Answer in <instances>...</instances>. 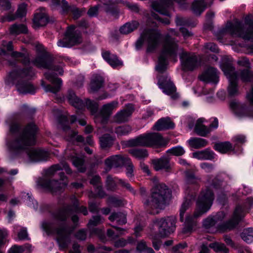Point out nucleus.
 I'll use <instances>...</instances> for the list:
<instances>
[{
	"mask_svg": "<svg viewBox=\"0 0 253 253\" xmlns=\"http://www.w3.org/2000/svg\"><path fill=\"white\" fill-rule=\"evenodd\" d=\"M230 34L233 37L242 38L244 40L253 38V17L247 16L244 21L237 19L233 22L227 21L225 26L221 28L216 34L217 39L221 42L222 37Z\"/></svg>",
	"mask_w": 253,
	"mask_h": 253,
	"instance_id": "nucleus-1",
	"label": "nucleus"
},
{
	"mask_svg": "<svg viewBox=\"0 0 253 253\" xmlns=\"http://www.w3.org/2000/svg\"><path fill=\"white\" fill-rule=\"evenodd\" d=\"M219 187V184L216 185L213 183L211 184L210 188H208L202 191L197 201L196 209L193 215H188L186 218L184 227L182 231V233H190L196 225V219L210 209L214 200L213 192L210 188H218Z\"/></svg>",
	"mask_w": 253,
	"mask_h": 253,
	"instance_id": "nucleus-2",
	"label": "nucleus"
},
{
	"mask_svg": "<svg viewBox=\"0 0 253 253\" xmlns=\"http://www.w3.org/2000/svg\"><path fill=\"white\" fill-rule=\"evenodd\" d=\"M34 74V72L31 68L15 69L9 73L6 79V83L9 85H15L20 93H34L35 92V88L27 81Z\"/></svg>",
	"mask_w": 253,
	"mask_h": 253,
	"instance_id": "nucleus-3",
	"label": "nucleus"
},
{
	"mask_svg": "<svg viewBox=\"0 0 253 253\" xmlns=\"http://www.w3.org/2000/svg\"><path fill=\"white\" fill-rule=\"evenodd\" d=\"M169 189L163 183L157 184L152 189L151 196L143 200L146 209L151 214H157L160 210L164 209Z\"/></svg>",
	"mask_w": 253,
	"mask_h": 253,
	"instance_id": "nucleus-4",
	"label": "nucleus"
},
{
	"mask_svg": "<svg viewBox=\"0 0 253 253\" xmlns=\"http://www.w3.org/2000/svg\"><path fill=\"white\" fill-rule=\"evenodd\" d=\"M33 143H8L10 152L16 155H26L31 162H38L47 160L49 156L48 151L42 149H36Z\"/></svg>",
	"mask_w": 253,
	"mask_h": 253,
	"instance_id": "nucleus-5",
	"label": "nucleus"
},
{
	"mask_svg": "<svg viewBox=\"0 0 253 253\" xmlns=\"http://www.w3.org/2000/svg\"><path fill=\"white\" fill-rule=\"evenodd\" d=\"M178 50L177 42H175L173 39L171 38L169 34H167L163 43L158 64L156 67V70L159 73H163L167 69L168 60H171L174 62H176Z\"/></svg>",
	"mask_w": 253,
	"mask_h": 253,
	"instance_id": "nucleus-6",
	"label": "nucleus"
},
{
	"mask_svg": "<svg viewBox=\"0 0 253 253\" xmlns=\"http://www.w3.org/2000/svg\"><path fill=\"white\" fill-rule=\"evenodd\" d=\"M42 227L48 234L56 235V240L60 249L63 250L68 247L71 242L70 236L74 228L63 223L55 228L52 223L47 221L42 223Z\"/></svg>",
	"mask_w": 253,
	"mask_h": 253,
	"instance_id": "nucleus-7",
	"label": "nucleus"
},
{
	"mask_svg": "<svg viewBox=\"0 0 253 253\" xmlns=\"http://www.w3.org/2000/svg\"><path fill=\"white\" fill-rule=\"evenodd\" d=\"M162 34L155 29H146L141 33L135 43L136 48L140 49L143 45L147 46V52H151L156 50L160 44Z\"/></svg>",
	"mask_w": 253,
	"mask_h": 253,
	"instance_id": "nucleus-8",
	"label": "nucleus"
},
{
	"mask_svg": "<svg viewBox=\"0 0 253 253\" xmlns=\"http://www.w3.org/2000/svg\"><path fill=\"white\" fill-rule=\"evenodd\" d=\"M38 127L34 123L28 124L21 129L19 124L13 123L10 125V131L16 139L15 142H30L35 140Z\"/></svg>",
	"mask_w": 253,
	"mask_h": 253,
	"instance_id": "nucleus-9",
	"label": "nucleus"
},
{
	"mask_svg": "<svg viewBox=\"0 0 253 253\" xmlns=\"http://www.w3.org/2000/svg\"><path fill=\"white\" fill-rule=\"evenodd\" d=\"M187 0H157L152 3L153 9L160 14L166 15L168 17L162 18L157 14L152 12V16L153 18L157 19L160 22L168 25L170 23L169 17L170 16L169 10L172 7L173 1H175L180 6L186 3Z\"/></svg>",
	"mask_w": 253,
	"mask_h": 253,
	"instance_id": "nucleus-10",
	"label": "nucleus"
},
{
	"mask_svg": "<svg viewBox=\"0 0 253 253\" xmlns=\"http://www.w3.org/2000/svg\"><path fill=\"white\" fill-rule=\"evenodd\" d=\"M220 68L229 80L227 92L230 96H237L239 94L237 84V74L231 63L227 62L220 65Z\"/></svg>",
	"mask_w": 253,
	"mask_h": 253,
	"instance_id": "nucleus-11",
	"label": "nucleus"
},
{
	"mask_svg": "<svg viewBox=\"0 0 253 253\" xmlns=\"http://www.w3.org/2000/svg\"><path fill=\"white\" fill-rule=\"evenodd\" d=\"M59 174L60 182L57 180L50 181L45 178H40L37 182L38 186L52 193L60 191L67 186L68 181L63 172H60Z\"/></svg>",
	"mask_w": 253,
	"mask_h": 253,
	"instance_id": "nucleus-12",
	"label": "nucleus"
},
{
	"mask_svg": "<svg viewBox=\"0 0 253 253\" xmlns=\"http://www.w3.org/2000/svg\"><path fill=\"white\" fill-rule=\"evenodd\" d=\"M82 41L81 34L77 27L71 25L68 27L64 38L58 41L57 45L62 47H70L81 43Z\"/></svg>",
	"mask_w": 253,
	"mask_h": 253,
	"instance_id": "nucleus-13",
	"label": "nucleus"
},
{
	"mask_svg": "<svg viewBox=\"0 0 253 253\" xmlns=\"http://www.w3.org/2000/svg\"><path fill=\"white\" fill-rule=\"evenodd\" d=\"M67 97L70 103L76 108L83 109L86 106L92 114H94L97 111L98 105L96 102L88 99L84 102L78 98L73 91H69Z\"/></svg>",
	"mask_w": 253,
	"mask_h": 253,
	"instance_id": "nucleus-14",
	"label": "nucleus"
},
{
	"mask_svg": "<svg viewBox=\"0 0 253 253\" xmlns=\"http://www.w3.org/2000/svg\"><path fill=\"white\" fill-rule=\"evenodd\" d=\"M175 223L176 218L174 216L167 217L154 221V223L159 228V233L162 237L168 236L170 232H173Z\"/></svg>",
	"mask_w": 253,
	"mask_h": 253,
	"instance_id": "nucleus-15",
	"label": "nucleus"
},
{
	"mask_svg": "<svg viewBox=\"0 0 253 253\" xmlns=\"http://www.w3.org/2000/svg\"><path fill=\"white\" fill-rule=\"evenodd\" d=\"M179 50L182 51L180 54V59L184 71H192L198 67L199 62L197 57L194 54L183 51L182 49L178 48V51Z\"/></svg>",
	"mask_w": 253,
	"mask_h": 253,
	"instance_id": "nucleus-16",
	"label": "nucleus"
},
{
	"mask_svg": "<svg viewBox=\"0 0 253 253\" xmlns=\"http://www.w3.org/2000/svg\"><path fill=\"white\" fill-rule=\"evenodd\" d=\"M160 133L147 132L130 139L127 142H168Z\"/></svg>",
	"mask_w": 253,
	"mask_h": 253,
	"instance_id": "nucleus-17",
	"label": "nucleus"
},
{
	"mask_svg": "<svg viewBox=\"0 0 253 253\" xmlns=\"http://www.w3.org/2000/svg\"><path fill=\"white\" fill-rule=\"evenodd\" d=\"M59 124L64 131H68L69 136L66 137V141H76V142H83L84 139L81 135H78L75 131L71 130L69 126V121L67 116H61L58 118Z\"/></svg>",
	"mask_w": 253,
	"mask_h": 253,
	"instance_id": "nucleus-18",
	"label": "nucleus"
},
{
	"mask_svg": "<svg viewBox=\"0 0 253 253\" xmlns=\"http://www.w3.org/2000/svg\"><path fill=\"white\" fill-rule=\"evenodd\" d=\"M159 87L163 90L165 94L170 96L173 99H176L178 97L176 92V87L171 81L169 77H161L158 80V83Z\"/></svg>",
	"mask_w": 253,
	"mask_h": 253,
	"instance_id": "nucleus-19",
	"label": "nucleus"
},
{
	"mask_svg": "<svg viewBox=\"0 0 253 253\" xmlns=\"http://www.w3.org/2000/svg\"><path fill=\"white\" fill-rule=\"evenodd\" d=\"M44 76L45 78L53 85V86L51 85H46L44 82L42 81L41 84L45 91L53 93H56L58 92L61 88L62 84L61 79L56 78L54 74L49 72L45 73Z\"/></svg>",
	"mask_w": 253,
	"mask_h": 253,
	"instance_id": "nucleus-20",
	"label": "nucleus"
},
{
	"mask_svg": "<svg viewBox=\"0 0 253 253\" xmlns=\"http://www.w3.org/2000/svg\"><path fill=\"white\" fill-rule=\"evenodd\" d=\"M37 48L41 50V53L32 61L33 64L39 68L51 69L52 60L50 57L44 52L42 45L37 46Z\"/></svg>",
	"mask_w": 253,
	"mask_h": 253,
	"instance_id": "nucleus-21",
	"label": "nucleus"
},
{
	"mask_svg": "<svg viewBox=\"0 0 253 253\" xmlns=\"http://www.w3.org/2000/svg\"><path fill=\"white\" fill-rule=\"evenodd\" d=\"M244 210L242 207L238 206L235 210L232 218L222 225L221 229L226 230L233 229L244 216Z\"/></svg>",
	"mask_w": 253,
	"mask_h": 253,
	"instance_id": "nucleus-22",
	"label": "nucleus"
},
{
	"mask_svg": "<svg viewBox=\"0 0 253 253\" xmlns=\"http://www.w3.org/2000/svg\"><path fill=\"white\" fill-rule=\"evenodd\" d=\"M118 106V102L117 101L104 105L101 110L100 116L96 117L95 121L100 120L101 124L106 123L113 110L116 109Z\"/></svg>",
	"mask_w": 253,
	"mask_h": 253,
	"instance_id": "nucleus-23",
	"label": "nucleus"
},
{
	"mask_svg": "<svg viewBox=\"0 0 253 253\" xmlns=\"http://www.w3.org/2000/svg\"><path fill=\"white\" fill-rule=\"evenodd\" d=\"M104 219L100 215L94 216L90 219L87 224L88 227L90 230V236L96 235L103 241H105V235L103 231L98 228L91 229L92 227L96 226L104 222Z\"/></svg>",
	"mask_w": 253,
	"mask_h": 253,
	"instance_id": "nucleus-24",
	"label": "nucleus"
},
{
	"mask_svg": "<svg viewBox=\"0 0 253 253\" xmlns=\"http://www.w3.org/2000/svg\"><path fill=\"white\" fill-rule=\"evenodd\" d=\"M236 72L237 74V77L238 75H240L241 80L244 82H250L253 78V73L248 69L241 70L239 72ZM246 98L250 104L253 105V84L250 91L247 93Z\"/></svg>",
	"mask_w": 253,
	"mask_h": 253,
	"instance_id": "nucleus-25",
	"label": "nucleus"
},
{
	"mask_svg": "<svg viewBox=\"0 0 253 253\" xmlns=\"http://www.w3.org/2000/svg\"><path fill=\"white\" fill-rule=\"evenodd\" d=\"M50 6L52 10L58 11L62 15L69 14L72 7L66 0H51Z\"/></svg>",
	"mask_w": 253,
	"mask_h": 253,
	"instance_id": "nucleus-26",
	"label": "nucleus"
},
{
	"mask_svg": "<svg viewBox=\"0 0 253 253\" xmlns=\"http://www.w3.org/2000/svg\"><path fill=\"white\" fill-rule=\"evenodd\" d=\"M48 22V17L45 9L43 7L39 8L35 14L33 18V24L35 28L43 26Z\"/></svg>",
	"mask_w": 253,
	"mask_h": 253,
	"instance_id": "nucleus-27",
	"label": "nucleus"
},
{
	"mask_svg": "<svg viewBox=\"0 0 253 253\" xmlns=\"http://www.w3.org/2000/svg\"><path fill=\"white\" fill-rule=\"evenodd\" d=\"M201 81L217 84L218 82V74L217 69L212 67L208 68L199 76Z\"/></svg>",
	"mask_w": 253,
	"mask_h": 253,
	"instance_id": "nucleus-28",
	"label": "nucleus"
},
{
	"mask_svg": "<svg viewBox=\"0 0 253 253\" xmlns=\"http://www.w3.org/2000/svg\"><path fill=\"white\" fill-rule=\"evenodd\" d=\"M169 158L167 157H162L159 159L153 160L152 164L155 170L159 171L164 169L169 170L171 169V165L169 162Z\"/></svg>",
	"mask_w": 253,
	"mask_h": 253,
	"instance_id": "nucleus-29",
	"label": "nucleus"
},
{
	"mask_svg": "<svg viewBox=\"0 0 253 253\" xmlns=\"http://www.w3.org/2000/svg\"><path fill=\"white\" fill-rule=\"evenodd\" d=\"M230 106L231 108L239 115L253 119V110H248L243 105L235 101H232Z\"/></svg>",
	"mask_w": 253,
	"mask_h": 253,
	"instance_id": "nucleus-30",
	"label": "nucleus"
},
{
	"mask_svg": "<svg viewBox=\"0 0 253 253\" xmlns=\"http://www.w3.org/2000/svg\"><path fill=\"white\" fill-rule=\"evenodd\" d=\"M102 56L103 59L114 68L122 67L123 65V61L120 60L116 55L112 54L108 51L103 52Z\"/></svg>",
	"mask_w": 253,
	"mask_h": 253,
	"instance_id": "nucleus-31",
	"label": "nucleus"
},
{
	"mask_svg": "<svg viewBox=\"0 0 253 253\" xmlns=\"http://www.w3.org/2000/svg\"><path fill=\"white\" fill-rule=\"evenodd\" d=\"M73 209V207L71 206L64 207L54 212L52 214L53 217L57 221H64L72 213Z\"/></svg>",
	"mask_w": 253,
	"mask_h": 253,
	"instance_id": "nucleus-32",
	"label": "nucleus"
},
{
	"mask_svg": "<svg viewBox=\"0 0 253 253\" xmlns=\"http://www.w3.org/2000/svg\"><path fill=\"white\" fill-rule=\"evenodd\" d=\"M117 180L116 178H113L110 175L107 176L106 179V187L108 190H114L116 187L117 183L118 182L122 186L126 187L129 191L134 193L133 189L128 183L122 179L118 180V182L117 181Z\"/></svg>",
	"mask_w": 253,
	"mask_h": 253,
	"instance_id": "nucleus-33",
	"label": "nucleus"
},
{
	"mask_svg": "<svg viewBox=\"0 0 253 253\" xmlns=\"http://www.w3.org/2000/svg\"><path fill=\"white\" fill-rule=\"evenodd\" d=\"M126 158L120 155L112 156L107 158L105 163L109 168H117L126 165Z\"/></svg>",
	"mask_w": 253,
	"mask_h": 253,
	"instance_id": "nucleus-34",
	"label": "nucleus"
},
{
	"mask_svg": "<svg viewBox=\"0 0 253 253\" xmlns=\"http://www.w3.org/2000/svg\"><path fill=\"white\" fill-rule=\"evenodd\" d=\"M66 153L67 157L71 159L73 165L77 168L79 171H85V169L84 165V160L83 158L78 156L77 153L75 150L73 151V153H68V150H67Z\"/></svg>",
	"mask_w": 253,
	"mask_h": 253,
	"instance_id": "nucleus-35",
	"label": "nucleus"
},
{
	"mask_svg": "<svg viewBox=\"0 0 253 253\" xmlns=\"http://www.w3.org/2000/svg\"><path fill=\"white\" fill-rule=\"evenodd\" d=\"M133 111L132 105H129L126 108L118 112L115 116V121L119 123L126 122L131 115Z\"/></svg>",
	"mask_w": 253,
	"mask_h": 253,
	"instance_id": "nucleus-36",
	"label": "nucleus"
},
{
	"mask_svg": "<svg viewBox=\"0 0 253 253\" xmlns=\"http://www.w3.org/2000/svg\"><path fill=\"white\" fill-rule=\"evenodd\" d=\"M174 125L169 118H162L159 119L154 125V130L160 131L164 129L172 128Z\"/></svg>",
	"mask_w": 253,
	"mask_h": 253,
	"instance_id": "nucleus-37",
	"label": "nucleus"
},
{
	"mask_svg": "<svg viewBox=\"0 0 253 253\" xmlns=\"http://www.w3.org/2000/svg\"><path fill=\"white\" fill-rule=\"evenodd\" d=\"M27 5L25 3L20 4L16 11V16L13 14H8L6 16L2 21L10 22L15 20L16 17H23L25 16L27 13Z\"/></svg>",
	"mask_w": 253,
	"mask_h": 253,
	"instance_id": "nucleus-38",
	"label": "nucleus"
},
{
	"mask_svg": "<svg viewBox=\"0 0 253 253\" xmlns=\"http://www.w3.org/2000/svg\"><path fill=\"white\" fill-rule=\"evenodd\" d=\"M205 119L204 118L199 119L196 122L195 126V132L199 135L202 136H206L211 131V129L207 126L203 125L205 122Z\"/></svg>",
	"mask_w": 253,
	"mask_h": 253,
	"instance_id": "nucleus-39",
	"label": "nucleus"
},
{
	"mask_svg": "<svg viewBox=\"0 0 253 253\" xmlns=\"http://www.w3.org/2000/svg\"><path fill=\"white\" fill-rule=\"evenodd\" d=\"M64 169L68 174L72 172L69 166L66 163H61L51 166L46 172L47 175H54L57 171Z\"/></svg>",
	"mask_w": 253,
	"mask_h": 253,
	"instance_id": "nucleus-40",
	"label": "nucleus"
},
{
	"mask_svg": "<svg viewBox=\"0 0 253 253\" xmlns=\"http://www.w3.org/2000/svg\"><path fill=\"white\" fill-rule=\"evenodd\" d=\"M193 157L198 160H211L214 158L213 152L209 149L203 151H198L192 153Z\"/></svg>",
	"mask_w": 253,
	"mask_h": 253,
	"instance_id": "nucleus-41",
	"label": "nucleus"
},
{
	"mask_svg": "<svg viewBox=\"0 0 253 253\" xmlns=\"http://www.w3.org/2000/svg\"><path fill=\"white\" fill-rule=\"evenodd\" d=\"M207 3L205 0H195L192 4V10L194 14L200 15L205 10Z\"/></svg>",
	"mask_w": 253,
	"mask_h": 253,
	"instance_id": "nucleus-42",
	"label": "nucleus"
},
{
	"mask_svg": "<svg viewBox=\"0 0 253 253\" xmlns=\"http://www.w3.org/2000/svg\"><path fill=\"white\" fill-rule=\"evenodd\" d=\"M139 25V22L136 21L127 22L120 28V31L123 34H128L137 29Z\"/></svg>",
	"mask_w": 253,
	"mask_h": 253,
	"instance_id": "nucleus-43",
	"label": "nucleus"
},
{
	"mask_svg": "<svg viewBox=\"0 0 253 253\" xmlns=\"http://www.w3.org/2000/svg\"><path fill=\"white\" fill-rule=\"evenodd\" d=\"M126 216L124 212H113L109 217V219L112 222L116 221L119 225H123L126 223Z\"/></svg>",
	"mask_w": 253,
	"mask_h": 253,
	"instance_id": "nucleus-44",
	"label": "nucleus"
},
{
	"mask_svg": "<svg viewBox=\"0 0 253 253\" xmlns=\"http://www.w3.org/2000/svg\"><path fill=\"white\" fill-rule=\"evenodd\" d=\"M90 183L94 186L95 192L98 197L103 198L105 196V193L102 190V186L100 185V177L99 176L95 175L90 180Z\"/></svg>",
	"mask_w": 253,
	"mask_h": 253,
	"instance_id": "nucleus-45",
	"label": "nucleus"
},
{
	"mask_svg": "<svg viewBox=\"0 0 253 253\" xmlns=\"http://www.w3.org/2000/svg\"><path fill=\"white\" fill-rule=\"evenodd\" d=\"M11 57L15 60L21 62L25 65L30 63V58L28 54L26 52L14 51L11 53Z\"/></svg>",
	"mask_w": 253,
	"mask_h": 253,
	"instance_id": "nucleus-46",
	"label": "nucleus"
},
{
	"mask_svg": "<svg viewBox=\"0 0 253 253\" xmlns=\"http://www.w3.org/2000/svg\"><path fill=\"white\" fill-rule=\"evenodd\" d=\"M104 79L100 76H95L93 77L90 83V89L92 92L96 91L102 87Z\"/></svg>",
	"mask_w": 253,
	"mask_h": 253,
	"instance_id": "nucleus-47",
	"label": "nucleus"
},
{
	"mask_svg": "<svg viewBox=\"0 0 253 253\" xmlns=\"http://www.w3.org/2000/svg\"><path fill=\"white\" fill-rule=\"evenodd\" d=\"M10 33L11 35H18L21 34H26L28 32L27 27L24 24H13L9 28Z\"/></svg>",
	"mask_w": 253,
	"mask_h": 253,
	"instance_id": "nucleus-48",
	"label": "nucleus"
},
{
	"mask_svg": "<svg viewBox=\"0 0 253 253\" xmlns=\"http://www.w3.org/2000/svg\"><path fill=\"white\" fill-rule=\"evenodd\" d=\"M214 148L221 153H226L233 150L231 143H215Z\"/></svg>",
	"mask_w": 253,
	"mask_h": 253,
	"instance_id": "nucleus-49",
	"label": "nucleus"
},
{
	"mask_svg": "<svg viewBox=\"0 0 253 253\" xmlns=\"http://www.w3.org/2000/svg\"><path fill=\"white\" fill-rule=\"evenodd\" d=\"M128 152L133 157L139 159L146 158L148 156V152L146 149H130Z\"/></svg>",
	"mask_w": 253,
	"mask_h": 253,
	"instance_id": "nucleus-50",
	"label": "nucleus"
},
{
	"mask_svg": "<svg viewBox=\"0 0 253 253\" xmlns=\"http://www.w3.org/2000/svg\"><path fill=\"white\" fill-rule=\"evenodd\" d=\"M112 226L116 229L117 233H115L114 231L111 229H108L107 232V236L112 239H115L118 236L125 235L126 233V230L125 229L121 228L115 226Z\"/></svg>",
	"mask_w": 253,
	"mask_h": 253,
	"instance_id": "nucleus-51",
	"label": "nucleus"
},
{
	"mask_svg": "<svg viewBox=\"0 0 253 253\" xmlns=\"http://www.w3.org/2000/svg\"><path fill=\"white\" fill-rule=\"evenodd\" d=\"M209 247L212 249L215 252L219 253H228L229 250L224 244L215 242L210 244Z\"/></svg>",
	"mask_w": 253,
	"mask_h": 253,
	"instance_id": "nucleus-52",
	"label": "nucleus"
},
{
	"mask_svg": "<svg viewBox=\"0 0 253 253\" xmlns=\"http://www.w3.org/2000/svg\"><path fill=\"white\" fill-rule=\"evenodd\" d=\"M15 232H18V238L20 240H29L27 230L26 227H21L19 226H15L14 227Z\"/></svg>",
	"mask_w": 253,
	"mask_h": 253,
	"instance_id": "nucleus-53",
	"label": "nucleus"
},
{
	"mask_svg": "<svg viewBox=\"0 0 253 253\" xmlns=\"http://www.w3.org/2000/svg\"><path fill=\"white\" fill-rule=\"evenodd\" d=\"M242 239L248 243L253 241V228L245 229L241 234Z\"/></svg>",
	"mask_w": 253,
	"mask_h": 253,
	"instance_id": "nucleus-54",
	"label": "nucleus"
},
{
	"mask_svg": "<svg viewBox=\"0 0 253 253\" xmlns=\"http://www.w3.org/2000/svg\"><path fill=\"white\" fill-rule=\"evenodd\" d=\"M131 127L127 125L119 126L115 129V132L118 135L120 136L126 135L131 132Z\"/></svg>",
	"mask_w": 253,
	"mask_h": 253,
	"instance_id": "nucleus-55",
	"label": "nucleus"
},
{
	"mask_svg": "<svg viewBox=\"0 0 253 253\" xmlns=\"http://www.w3.org/2000/svg\"><path fill=\"white\" fill-rule=\"evenodd\" d=\"M142 146L152 148L154 150L159 153L162 151L166 146V143H142Z\"/></svg>",
	"mask_w": 253,
	"mask_h": 253,
	"instance_id": "nucleus-56",
	"label": "nucleus"
},
{
	"mask_svg": "<svg viewBox=\"0 0 253 253\" xmlns=\"http://www.w3.org/2000/svg\"><path fill=\"white\" fill-rule=\"evenodd\" d=\"M23 197L28 206L32 207L34 209H37L38 208L37 202L33 199L30 193L24 194Z\"/></svg>",
	"mask_w": 253,
	"mask_h": 253,
	"instance_id": "nucleus-57",
	"label": "nucleus"
},
{
	"mask_svg": "<svg viewBox=\"0 0 253 253\" xmlns=\"http://www.w3.org/2000/svg\"><path fill=\"white\" fill-rule=\"evenodd\" d=\"M167 152L178 156L184 154L185 151L182 147L178 146L169 149Z\"/></svg>",
	"mask_w": 253,
	"mask_h": 253,
	"instance_id": "nucleus-58",
	"label": "nucleus"
},
{
	"mask_svg": "<svg viewBox=\"0 0 253 253\" xmlns=\"http://www.w3.org/2000/svg\"><path fill=\"white\" fill-rule=\"evenodd\" d=\"M134 242L133 239L131 237H128L127 240L122 238L115 242V246L118 248L123 247L126 245L127 243H132Z\"/></svg>",
	"mask_w": 253,
	"mask_h": 253,
	"instance_id": "nucleus-59",
	"label": "nucleus"
},
{
	"mask_svg": "<svg viewBox=\"0 0 253 253\" xmlns=\"http://www.w3.org/2000/svg\"><path fill=\"white\" fill-rule=\"evenodd\" d=\"M217 223L212 216H209L203 221V226L205 229L209 230Z\"/></svg>",
	"mask_w": 253,
	"mask_h": 253,
	"instance_id": "nucleus-60",
	"label": "nucleus"
},
{
	"mask_svg": "<svg viewBox=\"0 0 253 253\" xmlns=\"http://www.w3.org/2000/svg\"><path fill=\"white\" fill-rule=\"evenodd\" d=\"M126 168V174L128 177H131L133 175V166L129 158H126V165H124Z\"/></svg>",
	"mask_w": 253,
	"mask_h": 253,
	"instance_id": "nucleus-61",
	"label": "nucleus"
},
{
	"mask_svg": "<svg viewBox=\"0 0 253 253\" xmlns=\"http://www.w3.org/2000/svg\"><path fill=\"white\" fill-rule=\"evenodd\" d=\"M190 205V200H185L181 205L180 209V219L181 221H183L184 220V214L187 209L189 207Z\"/></svg>",
	"mask_w": 253,
	"mask_h": 253,
	"instance_id": "nucleus-62",
	"label": "nucleus"
},
{
	"mask_svg": "<svg viewBox=\"0 0 253 253\" xmlns=\"http://www.w3.org/2000/svg\"><path fill=\"white\" fill-rule=\"evenodd\" d=\"M108 203L115 207H119L123 205V202L121 200L112 196L109 197L108 198Z\"/></svg>",
	"mask_w": 253,
	"mask_h": 253,
	"instance_id": "nucleus-63",
	"label": "nucleus"
},
{
	"mask_svg": "<svg viewBox=\"0 0 253 253\" xmlns=\"http://www.w3.org/2000/svg\"><path fill=\"white\" fill-rule=\"evenodd\" d=\"M175 23L177 26H191V24L188 20L185 18L177 16L176 18Z\"/></svg>",
	"mask_w": 253,
	"mask_h": 253,
	"instance_id": "nucleus-64",
	"label": "nucleus"
}]
</instances>
